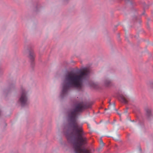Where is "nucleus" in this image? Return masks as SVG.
<instances>
[{"mask_svg":"<svg viewBox=\"0 0 153 153\" xmlns=\"http://www.w3.org/2000/svg\"><path fill=\"white\" fill-rule=\"evenodd\" d=\"M86 107V104L83 102L82 98H79L75 103L74 109L70 111L68 115L69 120L71 123V126L76 134L77 141L74 143L75 153H89L87 150L82 147L86 143L87 139L82 136L84 133L82 128L78 125L76 121L79 112H82Z\"/></svg>","mask_w":153,"mask_h":153,"instance_id":"1","label":"nucleus"},{"mask_svg":"<svg viewBox=\"0 0 153 153\" xmlns=\"http://www.w3.org/2000/svg\"><path fill=\"white\" fill-rule=\"evenodd\" d=\"M78 75L74 74L69 78L68 75V89L71 86L76 88H80L83 80L87 77L90 73L89 70L86 68L80 69L77 71Z\"/></svg>","mask_w":153,"mask_h":153,"instance_id":"2","label":"nucleus"},{"mask_svg":"<svg viewBox=\"0 0 153 153\" xmlns=\"http://www.w3.org/2000/svg\"><path fill=\"white\" fill-rule=\"evenodd\" d=\"M62 90L60 96L63 98L66 96L67 94V71H63L62 74Z\"/></svg>","mask_w":153,"mask_h":153,"instance_id":"3","label":"nucleus"},{"mask_svg":"<svg viewBox=\"0 0 153 153\" xmlns=\"http://www.w3.org/2000/svg\"><path fill=\"white\" fill-rule=\"evenodd\" d=\"M19 102L22 106L27 105L28 103V98L27 93L25 89H22L21 96L19 100Z\"/></svg>","mask_w":153,"mask_h":153,"instance_id":"4","label":"nucleus"},{"mask_svg":"<svg viewBox=\"0 0 153 153\" xmlns=\"http://www.w3.org/2000/svg\"><path fill=\"white\" fill-rule=\"evenodd\" d=\"M146 116L148 119L150 120L153 118V114L151 109L148 107L145 108Z\"/></svg>","mask_w":153,"mask_h":153,"instance_id":"5","label":"nucleus"},{"mask_svg":"<svg viewBox=\"0 0 153 153\" xmlns=\"http://www.w3.org/2000/svg\"><path fill=\"white\" fill-rule=\"evenodd\" d=\"M29 54V58L32 61H33L34 60L35 57V55L33 51H30Z\"/></svg>","mask_w":153,"mask_h":153,"instance_id":"6","label":"nucleus"},{"mask_svg":"<svg viewBox=\"0 0 153 153\" xmlns=\"http://www.w3.org/2000/svg\"><path fill=\"white\" fill-rule=\"evenodd\" d=\"M63 131L66 137L67 136V125L66 124H64L63 126Z\"/></svg>","mask_w":153,"mask_h":153,"instance_id":"7","label":"nucleus"},{"mask_svg":"<svg viewBox=\"0 0 153 153\" xmlns=\"http://www.w3.org/2000/svg\"><path fill=\"white\" fill-rule=\"evenodd\" d=\"M111 83V80L108 79H106L104 81V84L106 86H108Z\"/></svg>","mask_w":153,"mask_h":153,"instance_id":"8","label":"nucleus"},{"mask_svg":"<svg viewBox=\"0 0 153 153\" xmlns=\"http://www.w3.org/2000/svg\"><path fill=\"white\" fill-rule=\"evenodd\" d=\"M120 98L122 102L125 103H126L127 102V101L124 97L123 96H120Z\"/></svg>","mask_w":153,"mask_h":153,"instance_id":"9","label":"nucleus"},{"mask_svg":"<svg viewBox=\"0 0 153 153\" xmlns=\"http://www.w3.org/2000/svg\"><path fill=\"white\" fill-rule=\"evenodd\" d=\"M111 106H112V107H113V109H115L114 105H110V106H109V109H110V108H111V107H111Z\"/></svg>","mask_w":153,"mask_h":153,"instance_id":"10","label":"nucleus"},{"mask_svg":"<svg viewBox=\"0 0 153 153\" xmlns=\"http://www.w3.org/2000/svg\"><path fill=\"white\" fill-rule=\"evenodd\" d=\"M100 142L102 144V145H103L104 143H103L102 140H101L100 141Z\"/></svg>","mask_w":153,"mask_h":153,"instance_id":"11","label":"nucleus"},{"mask_svg":"<svg viewBox=\"0 0 153 153\" xmlns=\"http://www.w3.org/2000/svg\"><path fill=\"white\" fill-rule=\"evenodd\" d=\"M114 139L115 140H117V139L115 137H114Z\"/></svg>","mask_w":153,"mask_h":153,"instance_id":"12","label":"nucleus"},{"mask_svg":"<svg viewBox=\"0 0 153 153\" xmlns=\"http://www.w3.org/2000/svg\"><path fill=\"white\" fill-rule=\"evenodd\" d=\"M110 112V111H108V112H107V113H109Z\"/></svg>","mask_w":153,"mask_h":153,"instance_id":"13","label":"nucleus"},{"mask_svg":"<svg viewBox=\"0 0 153 153\" xmlns=\"http://www.w3.org/2000/svg\"><path fill=\"white\" fill-rule=\"evenodd\" d=\"M67 139H68V138H67Z\"/></svg>","mask_w":153,"mask_h":153,"instance_id":"14","label":"nucleus"}]
</instances>
